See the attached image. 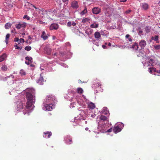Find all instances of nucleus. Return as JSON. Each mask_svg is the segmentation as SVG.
I'll use <instances>...</instances> for the list:
<instances>
[{"label":"nucleus","mask_w":160,"mask_h":160,"mask_svg":"<svg viewBox=\"0 0 160 160\" xmlns=\"http://www.w3.org/2000/svg\"><path fill=\"white\" fill-rule=\"evenodd\" d=\"M149 72L152 74L153 72H156V69L154 67H150L149 68Z\"/></svg>","instance_id":"obj_17"},{"label":"nucleus","mask_w":160,"mask_h":160,"mask_svg":"<svg viewBox=\"0 0 160 160\" xmlns=\"http://www.w3.org/2000/svg\"><path fill=\"white\" fill-rule=\"evenodd\" d=\"M151 39L152 40H154V37H152Z\"/></svg>","instance_id":"obj_58"},{"label":"nucleus","mask_w":160,"mask_h":160,"mask_svg":"<svg viewBox=\"0 0 160 160\" xmlns=\"http://www.w3.org/2000/svg\"><path fill=\"white\" fill-rule=\"evenodd\" d=\"M25 62L26 64H27V65H29V64H30V62H29V61H28V62H27V61H25Z\"/></svg>","instance_id":"obj_51"},{"label":"nucleus","mask_w":160,"mask_h":160,"mask_svg":"<svg viewBox=\"0 0 160 160\" xmlns=\"http://www.w3.org/2000/svg\"><path fill=\"white\" fill-rule=\"evenodd\" d=\"M129 36H130V35L129 34H127L125 36V37H126V38H128Z\"/></svg>","instance_id":"obj_52"},{"label":"nucleus","mask_w":160,"mask_h":160,"mask_svg":"<svg viewBox=\"0 0 160 160\" xmlns=\"http://www.w3.org/2000/svg\"><path fill=\"white\" fill-rule=\"evenodd\" d=\"M45 50L48 54L49 55L51 53L52 49L50 48H45Z\"/></svg>","instance_id":"obj_24"},{"label":"nucleus","mask_w":160,"mask_h":160,"mask_svg":"<svg viewBox=\"0 0 160 160\" xmlns=\"http://www.w3.org/2000/svg\"><path fill=\"white\" fill-rule=\"evenodd\" d=\"M12 24L9 22L7 23L5 25V28L6 29H8L11 27Z\"/></svg>","instance_id":"obj_26"},{"label":"nucleus","mask_w":160,"mask_h":160,"mask_svg":"<svg viewBox=\"0 0 160 160\" xmlns=\"http://www.w3.org/2000/svg\"><path fill=\"white\" fill-rule=\"evenodd\" d=\"M25 59L27 60H28V61H29L30 63L32 62V59L31 57H27L25 58Z\"/></svg>","instance_id":"obj_32"},{"label":"nucleus","mask_w":160,"mask_h":160,"mask_svg":"<svg viewBox=\"0 0 160 160\" xmlns=\"http://www.w3.org/2000/svg\"><path fill=\"white\" fill-rule=\"evenodd\" d=\"M46 100L48 102L53 101L55 100V97L52 95H49L47 97Z\"/></svg>","instance_id":"obj_9"},{"label":"nucleus","mask_w":160,"mask_h":160,"mask_svg":"<svg viewBox=\"0 0 160 160\" xmlns=\"http://www.w3.org/2000/svg\"><path fill=\"white\" fill-rule=\"evenodd\" d=\"M131 10H128L126 11L125 12V13L126 14H128V13H129L130 12H131Z\"/></svg>","instance_id":"obj_46"},{"label":"nucleus","mask_w":160,"mask_h":160,"mask_svg":"<svg viewBox=\"0 0 160 160\" xmlns=\"http://www.w3.org/2000/svg\"><path fill=\"white\" fill-rule=\"evenodd\" d=\"M44 134H45V135L43 137L46 138H50L52 134L51 132H44Z\"/></svg>","instance_id":"obj_15"},{"label":"nucleus","mask_w":160,"mask_h":160,"mask_svg":"<svg viewBox=\"0 0 160 160\" xmlns=\"http://www.w3.org/2000/svg\"><path fill=\"white\" fill-rule=\"evenodd\" d=\"M14 47H15V49H21V48H20V47H18L17 44L14 45Z\"/></svg>","instance_id":"obj_40"},{"label":"nucleus","mask_w":160,"mask_h":160,"mask_svg":"<svg viewBox=\"0 0 160 160\" xmlns=\"http://www.w3.org/2000/svg\"><path fill=\"white\" fill-rule=\"evenodd\" d=\"M83 92V90L81 88H77V92L78 93L81 94Z\"/></svg>","instance_id":"obj_27"},{"label":"nucleus","mask_w":160,"mask_h":160,"mask_svg":"<svg viewBox=\"0 0 160 160\" xmlns=\"http://www.w3.org/2000/svg\"><path fill=\"white\" fill-rule=\"evenodd\" d=\"M120 125V127H121V128H122L124 127V124L122 123H121L119 125Z\"/></svg>","instance_id":"obj_50"},{"label":"nucleus","mask_w":160,"mask_h":160,"mask_svg":"<svg viewBox=\"0 0 160 160\" xmlns=\"http://www.w3.org/2000/svg\"><path fill=\"white\" fill-rule=\"evenodd\" d=\"M149 62L151 64V65L153 66L155 63V60L153 59H151L149 61Z\"/></svg>","instance_id":"obj_28"},{"label":"nucleus","mask_w":160,"mask_h":160,"mask_svg":"<svg viewBox=\"0 0 160 160\" xmlns=\"http://www.w3.org/2000/svg\"><path fill=\"white\" fill-rule=\"evenodd\" d=\"M92 12L93 13L97 14L101 12V9L98 8H94L92 9Z\"/></svg>","instance_id":"obj_10"},{"label":"nucleus","mask_w":160,"mask_h":160,"mask_svg":"<svg viewBox=\"0 0 160 160\" xmlns=\"http://www.w3.org/2000/svg\"><path fill=\"white\" fill-rule=\"evenodd\" d=\"M138 45L137 43L135 42L134 44L132 45V47H130V48H132L135 49L136 50H138Z\"/></svg>","instance_id":"obj_22"},{"label":"nucleus","mask_w":160,"mask_h":160,"mask_svg":"<svg viewBox=\"0 0 160 160\" xmlns=\"http://www.w3.org/2000/svg\"><path fill=\"white\" fill-rule=\"evenodd\" d=\"M41 37L44 40H46L48 38V36L45 31L42 32Z\"/></svg>","instance_id":"obj_14"},{"label":"nucleus","mask_w":160,"mask_h":160,"mask_svg":"<svg viewBox=\"0 0 160 160\" xmlns=\"http://www.w3.org/2000/svg\"><path fill=\"white\" fill-rule=\"evenodd\" d=\"M159 36L158 35H156L154 37V40L157 42H158L157 41L158 40L159 38Z\"/></svg>","instance_id":"obj_35"},{"label":"nucleus","mask_w":160,"mask_h":160,"mask_svg":"<svg viewBox=\"0 0 160 160\" xmlns=\"http://www.w3.org/2000/svg\"><path fill=\"white\" fill-rule=\"evenodd\" d=\"M100 120L103 122L108 121V118L105 116L103 115H101L100 117Z\"/></svg>","instance_id":"obj_16"},{"label":"nucleus","mask_w":160,"mask_h":160,"mask_svg":"<svg viewBox=\"0 0 160 160\" xmlns=\"http://www.w3.org/2000/svg\"><path fill=\"white\" fill-rule=\"evenodd\" d=\"M154 47L155 49L159 50L160 49V45L154 46Z\"/></svg>","instance_id":"obj_38"},{"label":"nucleus","mask_w":160,"mask_h":160,"mask_svg":"<svg viewBox=\"0 0 160 160\" xmlns=\"http://www.w3.org/2000/svg\"><path fill=\"white\" fill-rule=\"evenodd\" d=\"M98 27V24L96 22H94L90 25V28H97Z\"/></svg>","instance_id":"obj_23"},{"label":"nucleus","mask_w":160,"mask_h":160,"mask_svg":"<svg viewBox=\"0 0 160 160\" xmlns=\"http://www.w3.org/2000/svg\"><path fill=\"white\" fill-rule=\"evenodd\" d=\"M141 7L144 10H147L149 8V5L147 3H142Z\"/></svg>","instance_id":"obj_13"},{"label":"nucleus","mask_w":160,"mask_h":160,"mask_svg":"<svg viewBox=\"0 0 160 160\" xmlns=\"http://www.w3.org/2000/svg\"><path fill=\"white\" fill-rule=\"evenodd\" d=\"M23 18L24 19H26L27 20H29L30 18V17L26 15H25L23 16Z\"/></svg>","instance_id":"obj_39"},{"label":"nucleus","mask_w":160,"mask_h":160,"mask_svg":"<svg viewBox=\"0 0 160 160\" xmlns=\"http://www.w3.org/2000/svg\"><path fill=\"white\" fill-rule=\"evenodd\" d=\"M49 28L50 30H52L53 29L57 30L58 28V25L57 24H52L50 26Z\"/></svg>","instance_id":"obj_11"},{"label":"nucleus","mask_w":160,"mask_h":160,"mask_svg":"<svg viewBox=\"0 0 160 160\" xmlns=\"http://www.w3.org/2000/svg\"><path fill=\"white\" fill-rule=\"evenodd\" d=\"M151 27L150 26H146L145 28V31L147 33H148L150 32Z\"/></svg>","instance_id":"obj_25"},{"label":"nucleus","mask_w":160,"mask_h":160,"mask_svg":"<svg viewBox=\"0 0 160 160\" xmlns=\"http://www.w3.org/2000/svg\"><path fill=\"white\" fill-rule=\"evenodd\" d=\"M102 47L104 49H106L107 48V46L105 45H102Z\"/></svg>","instance_id":"obj_49"},{"label":"nucleus","mask_w":160,"mask_h":160,"mask_svg":"<svg viewBox=\"0 0 160 160\" xmlns=\"http://www.w3.org/2000/svg\"><path fill=\"white\" fill-rule=\"evenodd\" d=\"M85 130L87 131L88 130V128H86L85 129Z\"/></svg>","instance_id":"obj_57"},{"label":"nucleus","mask_w":160,"mask_h":160,"mask_svg":"<svg viewBox=\"0 0 160 160\" xmlns=\"http://www.w3.org/2000/svg\"><path fill=\"white\" fill-rule=\"evenodd\" d=\"M128 41L130 42H132V39L131 38H128Z\"/></svg>","instance_id":"obj_54"},{"label":"nucleus","mask_w":160,"mask_h":160,"mask_svg":"<svg viewBox=\"0 0 160 160\" xmlns=\"http://www.w3.org/2000/svg\"><path fill=\"white\" fill-rule=\"evenodd\" d=\"M88 107L89 108L91 109H93L95 108V106L94 103L91 102L88 104Z\"/></svg>","instance_id":"obj_18"},{"label":"nucleus","mask_w":160,"mask_h":160,"mask_svg":"<svg viewBox=\"0 0 160 160\" xmlns=\"http://www.w3.org/2000/svg\"><path fill=\"white\" fill-rule=\"evenodd\" d=\"M127 0H120L121 2H125Z\"/></svg>","instance_id":"obj_55"},{"label":"nucleus","mask_w":160,"mask_h":160,"mask_svg":"<svg viewBox=\"0 0 160 160\" xmlns=\"http://www.w3.org/2000/svg\"><path fill=\"white\" fill-rule=\"evenodd\" d=\"M19 73L20 74V75L22 76L25 75L26 74V72L23 69L21 70L20 71Z\"/></svg>","instance_id":"obj_29"},{"label":"nucleus","mask_w":160,"mask_h":160,"mask_svg":"<svg viewBox=\"0 0 160 160\" xmlns=\"http://www.w3.org/2000/svg\"><path fill=\"white\" fill-rule=\"evenodd\" d=\"M142 30H139L138 32L139 34H142Z\"/></svg>","instance_id":"obj_47"},{"label":"nucleus","mask_w":160,"mask_h":160,"mask_svg":"<svg viewBox=\"0 0 160 160\" xmlns=\"http://www.w3.org/2000/svg\"><path fill=\"white\" fill-rule=\"evenodd\" d=\"M8 67L6 65H3L2 67V70L3 71H6L7 70Z\"/></svg>","instance_id":"obj_33"},{"label":"nucleus","mask_w":160,"mask_h":160,"mask_svg":"<svg viewBox=\"0 0 160 160\" xmlns=\"http://www.w3.org/2000/svg\"><path fill=\"white\" fill-rule=\"evenodd\" d=\"M146 44V42L144 40H142L139 43V45L142 49L144 48Z\"/></svg>","instance_id":"obj_7"},{"label":"nucleus","mask_w":160,"mask_h":160,"mask_svg":"<svg viewBox=\"0 0 160 160\" xmlns=\"http://www.w3.org/2000/svg\"><path fill=\"white\" fill-rule=\"evenodd\" d=\"M6 57V54L5 53L3 54L0 57V62L4 60Z\"/></svg>","instance_id":"obj_21"},{"label":"nucleus","mask_w":160,"mask_h":160,"mask_svg":"<svg viewBox=\"0 0 160 160\" xmlns=\"http://www.w3.org/2000/svg\"><path fill=\"white\" fill-rule=\"evenodd\" d=\"M112 131V128H111L110 129L108 130L107 131V132H111Z\"/></svg>","instance_id":"obj_48"},{"label":"nucleus","mask_w":160,"mask_h":160,"mask_svg":"<svg viewBox=\"0 0 160 160\" xmlns=\"http://www.w3.org/2000/svg\"><path fill=\"white\" fill-rule=\"evenodd\" d=\"M26 92V98L27 100L26 107L27 109H30L35 102V90L32 88L28 89Z\"/></svg>","instance_id":"obj_1"},{"label":"nucleus","mask_w":160,"mask_h":160,"mask_svg":"<svg viewBox=\"0 0 160 160\" xmlns=\"http://www.w3.org/2000/svg\"><path fill=\"white\" fill-rule=\"evenodd\" d=\"M53 107L54 106L52 104H47L45 106V108L46 109H44V110L48 111H51L52 110Z\"/></svg>","instance_id":"obj_4"},{"label":"nucleus","mask_w":160,"mask_h":160,"mask_svg":"<svg viewBox=\"0 0 160 160\" xmlns=\"http://www.w3.org/2000/svg\"><path fill=\"white\" fill-rule=\"evenodd\" d=\"M71 7L73 9H77L78 7V2L76 1L72 2Z\"/></svg>","instance_id":"obj_8"},{"label":"nucleus","mask_w":160,"mask_h":160,"mask_svg":"<svg viewBox=\"0 0 160 160\" xmlns=\"http://www.w3.org/2000/svg\"><path fill=\"white\" fill-rule=\"evenodd\" d=\"M31 108H32V107L30 109H27V108H26V109H29H29H30ZM27 111H28V110H27Z\"/></svg>","instance_id":"obj_59"},{"label":"nucleus","mask_w":160,"mask_h":160,"mask_svg":"<svg viewBox=\"0 0 160 160\" xmlns=\"http://www.w3.org/2000/svg\"><path fill=\"white\" fill-rule=\"evenodd\" d=\"M156 72L158 74H154L155 75L160 76V70H156Z\"/></svg>","instance_id":"obj_42"},{"label":"nucleus","mask_w":160,"mask_h":160,"mask_svg":"<svg viewBox=\"0 0 160 160\" xmlns=\"http://www.w3.org/2000/svg\"><path fill=\"white\" fill-rule=\"evenodd\" d=\"M72 25L73 26H75V25H76V23L75 22H72Z\"/></svg>","instance_id":"obj_53"},{"label":"nucleus","mask_w":160,"mask_h":160,"mask_svg":"<svg viewBox=\"0 0 160 160\" xmlns=\"http://www.w3.org/2000/svg\"><path fill=\"white\" fill-rule=\"evenodd\" d=\"M67 26L68 27L71 26V22H68L67 23Z\"/></svg>","instance_id":"obj_43"},{"label":"nucleus","mask_w":160,"mask_h":160,"mask_svg":"<svg viewBox=\"0 0 160 160\" xmlns=\"http://www.w3.org/2000/svg\"><path fill=\"white\" fill-rule=\"evenodd\" d=\"M23 113H24V114H26V112H23Z\"/></svg>","instance_id":"obj_60"},{"label":"nucleus","mask_w":160,"mask_h":160,"mask_svg":"<svg viewBox=\"0 0 160 160\" xmlns=\"http://www.w3.org/2000/svg\"><path fill=\"white\" fill-rule=\"evenodd\" d=\"M27 3L28 4V5H29V6H32L33 7H34L36 10L38 9L39 10V9L36 8L35 6L32 5V4L30 3L29 2H28Z\"/></svg>","instance_id":"obj_37"},{"label":"nucleus","mask_w":160,"mask_h":160,"mask_svg":"<svg viewBox=\"0 0 160 160\" xmlns=\"http://www.w3.org/2000/svg\"><path fill=\"white\" fill-rule=\"evenodd\" d=\"M14 42H18L19 41V38H14Z\"/></svg>","instance_id":"obj_44"},{"label":"nucleus","mask_w":160,"mask_h":160,"mask_svg":"<svg viewBox=\"0 0 160 160\" xmlns=\"http://www.w3.org/2000/svg\"><path fill=\"white\" fill-rule=\"evenodd\" d=\"M31 46H27L25 48V50L29 51L31 49Z\"/></svg>","instance_id":"obj_34"},{"label":"nucleus","mask_w":160,"mask_h":160,"mask_svg":"<svg viewBox=\"0 0 160 160\" xmlns=\"http://www.w3.org/2000/svg\"><path fill=\"white\" fill-rule=\"evenodd\" d=\"M44 82V80L43 78V77L42 76V74H40V77L39 78V79L37 81V82L40 85H42L43 84V82Z\"/></svg>","instance_id":"obj_12"},{"label":"nucleus","mask_w":160,"mask_h":160,"mask_svg":"<svg viewBox=\"0 0 160 160\" xmlns=\"http://www.w3.org/2000/svg\"><path fill=\"white\" fill-rule=\"evenodd\" d=\"M12 32H13V31H12Z\"/></svg>","instance_id":"obj_62"},{"label":"nucleus","mask_w":160,"mask_h":160,"mask_svg":"<svg viewBox=\"0 0 160 160\" xmlns=\"http://www.w3.org/2000/svg\"><path fill=\"white\" fill-rule=\"evenodd\" d=\"M65 142L68 144H71L72 143V138L70 136H67L64 139Z\"/></svg>","instance_id":"obj_3"},{"label":"nucleus","mask_w":160,"mask_h":160,"mask_svg":"<svg viewBox=\"0 0 160 160\" xmlns=\"http://www.w3.org/2000/svg\"><path fill=\"white\" fill-rule=\"evenodd\" d=\"M17 108L18 111H20L22 110L23 108V103L21 102H18L17 103Z\"/></svg>","instance_id":"obj_5"},{"label":"nucleus","mask_w":160,"mask_h":160,"mask_svg":"<svg viewBox=\"0 0 160 160\" xmlns=\"http://www.w3.org/2000/svg\"><path fill=\"white\" fill-rule=\"evenodd\" d=\"M10 34L9 33L7 34L6 35L5 42L7 44L8 43V39L10 38Z\"/></svg>","instance_id":"obj_31"},{"label":"nucleus","mask_w":160,"mask_h":160,"mask_svg":"<svg viewBox=\"0 0 160 160\" xmlns=\"http://www.w3.org/2000/svg\"><path fill=\"white\" fill-rule=\"evenodd\" d=\"M96 86L97 87V88H98V90L99 91H101V92H102V89L101 88V84L100 82L97 83L96 84Z\"/></svg>","instance_id":"obj_20"},{"label":"nucleus","mask_w":160,"mask_h":160,"mask_svg":"<svg viewBox=\"0 0 160 160\" xmlns=\"http://www.w3.org/2000/svg\"><path fill=\"white\" fill-rule=\"evenodd\" d=\"M108 45L109 46H110L111 45V44L110 42H109L108 43Z\"/></svg>","instance_id":"obj_56"},{"label":"nucleus","mask_w":160,"mask_h":160,"mask_svg":"<svg viewBox=\"0 0 160 160\" xmlns=\"http://www.w3.org/2000/svg\"><path fill=\"white\" fill-rule=\"evenodd\" d=\"M8 78V77H5V78H2V80L3 81H6V80H7V78Z\"/></svg>","instance_id":"obj_45"},{"label":"nucleus","mask_w":160,"mask_h":160,"mask_svg":"<svg viewBox=\"0 0 160 160\" xmlns=\"http://www.w3.org/2000/svg\"><path fill=\"white\" fill-rule=\"evenodd\" d=\"M121 128L119 127L118 126H115L113 128V131L115 133H117L120 132L121 131Z\"/></svg>","instance_id":"obj_6"},{"label":"nucleus","mask_w":160,"mask_h":160,"mask_svg":"<svg viewBox=\"0 0 160 160\" xmlns=\"http://www.w3.org/2000/svg\"><path fill=\"white\" fill-rule=\"evenodd\" d=\"M26 23L24 22H19L18 24L15 25L16 28L18 29L21 28H24L26 27Z\"/></svg>","instance_id":"obj_2"},{"label":"nucleus","mask_w":160,"mask_h":160,"mask_svg":"<svg viewBox=\"0 0 160 160\" xmlns=\"http://www.w3.org/2000/svg\"><path fill=\"white\" fill-rule=\"evenodd\" d=\"M87 8L86 7H85L84 9L80 12V14L82 15H84L85 14L87 13Z\"/></svg>","instance_id":"obj_30"},{"label":"nucleus","mask_w":160,"mask_h":160,"mask_svg":"<svg viewBox=\"0 0 160 160\" xmlns=\"http://www.w3.org/2000/svg\"><path fill=\"white\" fill-rule=\"evenodd\" d=\"M88 19L87 18H83L82 19V22L83 23H85L86 21H88Z\"/></svg>","instance_id":"obj_41"},{"label":"nucleus","mask_w":160,"mask_h":160,"mask_svg":"<svg viewBox=\"0 0 160 160\" xmlns=\"http://www.w3.org/2000/svg\"><path fill=\"white\" fill-rule=\"evenodd\" d=\"M22 34H23V35H24V34H25V33H24V34L22 33Z\"/></svg>","instance_id":"obj_61"},{"label":"nucleus","mask_w":160,"mask_h":160,"mask_svg":"<svg viewBox=\"0 0 160 160\" xmlns=\"http://www.w3.org/2000/svg\"><path fill=\"white\" fill-rule=\"evenodd\" d=\"M101 34L99 32H96L94 33V37L95 38L98 39L101 37Z\"/></svg>","instance_id":"obj_19"},{"label":"nucleus","mask_w":160,"mask_h":160,"mask_svg":"<svg viewBox=\"0 0 160 160\" xmlns=\"http://www.w3.org/2000/svg\"><path fill=\"white\" fill-rule=\"evenodd\" d=\"M25 41L23 39L20 38V39H19V41L18 42V43H23Z\"/></svg>","instance_id":"obj_36"}]
</instances>
